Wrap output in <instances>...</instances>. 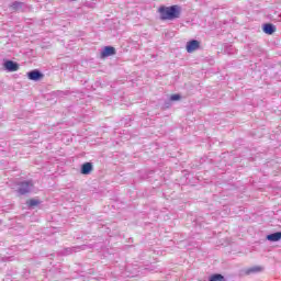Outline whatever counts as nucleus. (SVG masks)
Masks as SVG:
<instances>
[{
	"mask_svg": "<svg viewBox=\"0 0 281 281\" xmlns=\"http://www.w3.org/2000/svg\"><path fill=\"white\" fill-rule=\"evenodd\" d=\"M160 14V21H175V19H181V7L173 4L170 7H160L158 9Z\"/></svg>",
	"mask_w": 281,
	"mask_h": 281,
	"instance_id": "obj_1",
	"label": "nucleus"
},
{
	"mask_svg": "<svg viewBox=\"0 0 281 281\" xmlns=\"http://www.w3.org/2000/svg\"><path fill=\"white\" fill-rule=\"evenodd\" d=\"M9 8H11V10L13 12H30V10H32V8H30V5H27V3L21 2V1L12 2L9 5Z\"/></svg>",
	"mask_w": 281,
	"mask_h": 281,
	"instance_id": "obj_2",
	"label": "nucleus"
},
{
	"mask_svg": "<svg viewBox=\"0 0 281 281\" xmlns=\"http://www.w3.org/2000/svg\"><path fill=\"white\" fill-rule=\"evenodd\" d=\"M19 189L18 192L19 194L23 195V194H30V192H32V188H34V183L29 180V181H22L19 184Z\"/></svg>",
	"mask_w": 281,
	"mask_h": 281,
	"instance_id": "obj_3",
	"label": "nucleus"
},
{
	"mask_svg": "<svg viewBox=\"0 0 281 281\" xmlns=\"http://www.w3.org/2000/svg\"><path fill=\"white\" fill-rule=\"evenodd\" d=\"M85 249H87V245L64 248L60 256H71V254H78V251H85Z\"/></svg>",
	"mask_w": 281,
	"mask_h": 281,
	"instance_id": "obj_4",
	"label": "nucleus"
},
{
	"mask_svg": "<svg viewBox=\"0 0 281 281\" xmlns=\"http://www.w3.org/2000/svg\"><path fill=\"white\" fill-rule=\"evenodd\" d=\"M44 77L45 75H43V72H41V70L38 69H34L27 72L29 80H33L34 82H38V80H43Z\"/></svg>",
	"mask_w": 281,
	"mask_h": 281,
	"instance_id": "obj_5",
	"label": "nucleus"
},
{
	"mask_svg": "<svg viewBox=\"0 0 281 281\" xmlns=\"http://www.w3.org/2000/svg\"><path fill=\"white\" fill-rule=\"evenodd\" d=\"M199 47H201V43H199V41H196V40H192L187 43V52L189 54H192V52H196V49H199Z\"/></svg>",
	"mask_w": 281,
	"mask_h": 281,
	"instance_id": "obj_6",
	"label": "nucleus"
},
{
	"mask_svg": "<svg viewBox=\"0 0 281 281\" xmlns=\"http://www.w3.org/2000/svg\"><path fill=\"white\" fill-rule=\"evenodd\" d=\"M108 56H115V47L105 46L101 52V58H108Z\"/></svg>",
	"mask_w": 281,
	"mask_h": 281,
	"instance_id": "obj_7",
	"label": "nucleus"
},
{
	"mask_svg": "<svg viewBox=\"0 0 281 281\" xmlns=\"http://www.w3.org/2000/svg\"><path fill=\"white\" fill-rule=\"evenodd\" d=\"M4 69L7 71H19V65L16 64V61L7 60L4 61Z\"/></svg>",
	"mask_w": 281,
	"mask_h": 281,
	"instance_id": "obj_8",
	"label": "nucleus"
},
{
	"mask_svg": "<svg viewBox=\"0 0 281 281\" xmlns=\"http://www.w3.org/2000/svg\"><path fill=\"white\" fill-rule=\"evenodd\" d=\"M93 171V164L91 162H85L82 166H81V175H91V172Z\"/></svg>",
	"mask_w": 281,
	"mask_h": 281,
	"instance_id": "obj_9",
	"label": "nucleus"
},
{
	"mask_svg": "<svg viewBox=\"0 0 281 281\" xmlns=\"http://www.w3.org/2000/svg\"><path fill=\"white\" fill-rule=\"evenodd\" d=\"M266 238L270 243H278L279 240H281V232H276V233L269 234V235H267Z\"/></svg>",
	"mask_w": 281,
	"mask_h": 281,
	"instance_id": "obj_10",
	"label": "nucleus"
},
{
	"mask_svg": "<svg viewBox=\"0 0 281 281\" xmlns=\"http://www.w3.org/2000/svg\"><path fill=\"white\" fill-rule=\"evenodd\" d=\"M263 32L265 34H274L276 32V25L271 24V23H266L263 24Z\"/></svg>",
	"mask_w": 281,
	"mask_h": 281,
	"instance_id": "obj_11",
	"label": "nucleus"
},
{
	"mask_svg": "<svg viewBox=\"0 0 281 281\" xmlns=\"http://www.w3.org/2000/svg\"><path fill=\"white\" fill-rule=\"evenodd\" d=\"M260 271H262V267H260V266H254V267L248 268V269L246 270V274H247V276H251V273H260Z\"/></svg>",
	"mask_w": 281,
	"mask_h": 281,
	"instance_id": "obj_12",
	"label": "nucleus"
},
{
	"mask_svg": "<svg viewBox=\"0 0 281 281\" xmlns=\"http://www.w3.org/2000/svg\"><path fill=\"white\" fill-rule=\"evenodd\" d=\"M26 204L29 205V207H36V205H41V201L36 199H31L29 202H26Z\"/></svg>",
	"mask_w": 281,
	"mask_h": 281,
	"instance_id": "obj_13",
	"label": "nucleus"
},
{
	"mask_svg": "<svg viewBox=\"0 0 281 281\" xmlns=\"http://www.w3.org/2000/svg\"><path fill=\"white\" fill-rule=\"evenodd\" d=\"M209 281H226L223 274H213Z\"/></svg>",
	"mask_w": 281,
	"mask_h": 281,
	"instance_id": "obj_14",
	"label": "nucleus"
},
{
	"mask_svg": "<svg viewBox=\"0 0 281 281\" xmlns=\"http://www.w3.org/2000/svg\"><path fill=\"white\" fill-rule=\"evenodd\" d=\"M180 98H181L180 94H172V95L170 97V100H171V102H177V100H179Z\"/></svg>",
	"mask_w": 281,
	"mask_h": 281,
	"instance_id": "obj_15",
	"label": "nucleus"
},
{
	"mask_svg": "<svg viewBox=\"0 0 281 281\" xmlns=\"http://www.w3.org/2000/svg\"><path fill=\"white\" fill-rule=\"evenodd\" d=\"M121 122L124 123V120H122Z\"/></svg>",
	"mask_w": 281,
	"mask_h": 281,
	"instance_id": "obj_16",
	"label": "nucleus"
}]
</instances>
